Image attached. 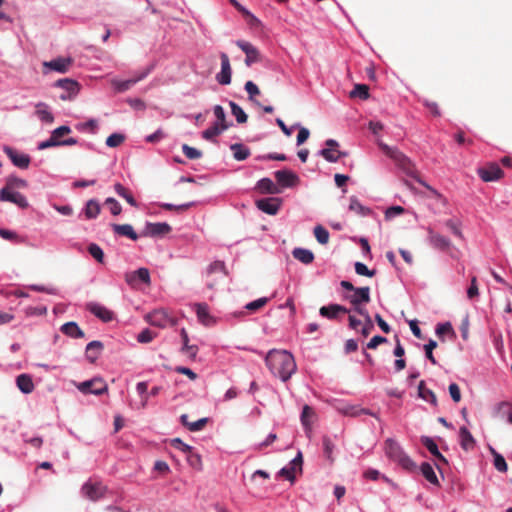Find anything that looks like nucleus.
Wrapping results in <instances>:
<instances>
[{"label": "nucleus", "mask_w": 512, "mask_h": 512, "mask_svg": "<svg viewBox=\"0 0 512 512\" xmlns=\"http://www.w3.org/2000/svg\"><path fill=\"white\" fill-rule=\"evenodd\" d=\"M420 471L423 475V477L431 484L438 486L439 480L435 473L434 467L428 463L423 462L420 466Z\"/></svg>", "instance_id": "34"}, {"label": "nucleus", "mask_w": 512, "mask_h": 512, "mask_svg": "<svg viewBox=\"0 0 512 512\" xmlns=\"http://www.w3.org/2000/svg\"><path fill=\"white\" fill-rule=\"evenodd\" d=\"M282 199L278 197H268L258 199L255 202L256 207L268 215H276L282 206Z\"/></svg>", "instance_id": "9"}, {"label": "nucleus", "mask_w": 512, "mask_h": 512, "mask_svg": "<svg viewBox=\"0 0 512 512\" xmlns=\"http://www.w3.org/2000/svg\"><path fill=\"white\" fill-rule=\"evenodd\" d=\"M180 335H181L182 342H183V345L181 348L182 352L186 353L191 358H195L198 353V347L196 345L189 344V337H188V333L185 330V328L181 329Z\"/></svg>", "instance_id": "35"}, {"label": "nucleus", "mask_w": 512, "mask_h": 512, "mask_svg": "<svg viewBox=\"0 0 512 512\" xmlns=\"http://www.w3.org/2000/svg\"><path fill=\"white\" fill-rule=\"evenodd\" d=\"M404 213V208L402 206H391L386 209L385 211V218L386 219H393L396 216H399Z\"/></svg>", "instance_id": "63"}, {"label": "nucleus", "mask_w": 512, "mask_h": 512, "mask_svg": "<svg viewBox=\"0 0 512 512\" xmlns=\"http://www.w3.org/2000/svg\"><path fill=\"white\" fill-rule=\"evenodd\" d=\"M4 153L10 159L14 166L20 169H27L30 165L31 159L28 154L20 153L12 147L5 146L3 148Z\"/></svg>", "instance_id": "13"}, {"label": "nucleus", "mask_w": 512, "mask_h": 512, "mask_svg": "<svg viewBox=\"0 0 512 512\" xmlns=\"http://www.w3.org/2000/svg\"><path fill=\"white\" fill-rule=\"evenodd\" d=\"M47 313L46 306H28L25 308L26 316H42Z\"/></svg>", "instance_id": "61"}, {"label": "nucleus", "mask_w": 512, "mask_h": 512, "mask_svg": "<svg viewBox=\"0 0 512 512\" xmlns=\"http://www.w3.org/2000/svg\"><path fill=\"white\" fill-rule=\"evenodd\" d=\"M198 321L207 327L216 324V318L210 314L209 307L206 303H196L194 305Z\"/></svg>", "instance_id": "20"}, {"label": "nucleus", "mask_w": 512, "mask_h": 512, "mask_svg": "<svg viewBox=\"0 0 512 512\" xmlns=\"http://www.w3.org/2000/svg\"><path fill=\"white\" fill-rule=\"evenodd\" d=\"M512 408V402L510 401H501L495 404L492 408V416L500 417L507 413L508 410Z\"/></svg>", "instance_id": "46"}, {"label": "nucleus", "mask_w": 512, "mask_h": 512, "mask_svg": "<svg viewBox=\"0 0 512 512\" xmlns=\"http://www.w3.org/2000/svg\"><path fill=\"white\" fill-rule=\"evenodd\" d=\"M71 132V128L67 125H62L56 129H54L51 132L50 137L38 143V150H44L51 147H57V146H72L78 143L76 138H67L64 140H61L60 137L69 134Z\"/></svg>", "instance_id": "4"}, {"label": "nucleus", "mask_w": 512, "mask_h": 512, "mask_svg": "<svg viewBox=\"0 0 512 512\" xmlns=\"http://www.w3.org/2000/svg\"><path fill=\"white\" fill-rule=\"evenodd\" d=\"M171 226L166 222L151 223L147 222L144 229V235L150 237H159L168 234Z\"/></svg>", "instance_id": "21"}, {"label": "nucleus", "mask_w": 512, "mask_h": 512, "mask_svg": "<svg viewBox=\"0 0 512 512\" xmlns=\"http://www.w3.org/2000/svg\"><path fill=\"white\" fill-rule=\"evenodd\" d=\"M104 346L101 341L94 340L87 344L86 346V358L91 362H95L100 353L102 352Z\"/></svg>", "instance_id": "30"}, {"label": "nucleus", "mask_w": 512, "mask_h": 512, "mask_svg": "<svg viewBox=\"0 0 512 512\" xmlns=\"http://www.w3.org/2000/svg\"><path fill=\"white\" fill-rule=\"evenodd\" d=\"M380 148L388 157L393 159L399 165L405 166V164L408 162V158L396 147H391L387 144L381 143Z\"/></svg>", "instance_id": "26"}, {"label": "nucleus", "mask_w": 512, "mask_h": 512, "mask_svg": "<svg viewBox=\"0 0 512 512\" xmlns=\"http://www.w3.org/2000/svg\"><path fill=\"white\" fill-rule=\"evenodd\" d=\"M105 205L108 206L112 215L117 216L121 213L122 207L120 203L113 197H108L105 200Z\"/></svg>", "instance_id": "55"}, {"label": "nucleus", "mask_w": 512, "mask_h": 512, "mask_svg": "<svg viewBox=\"0 0 512 512\" xmlns=\"http://www.w3.org/2000/svg\"><path fill=\"white\" fill-rule=\"evenodd\" d=\"M314 236L320 244L325 245L329 241L330 234L322 225H317L314 227Z\"/></svg>", "instance_id": "47"}, {"label": "nucleus", "mask_w": 512, "mask_h": 512, "mask_svg": "<svg viewBox=\"0 0 512 512\" xmlns=\"http://www.w3.org/2000/svg\"><path fill=\"white\" fill-rule=\"evenodd\" d=\"M276 182L282 188H292L295 187L299 181V176L288 169L278 170L274 173Z\"/></svg>", "instance_id": "11"}, {"label": "nucleus", "mask_w": 512, "mask_h": 512, "mask_svg": "<svg viewBox=\"0 0 512 512\" xmlns=\"http://www.w3.org/2000/svg\"><path fill=\"white\" fill-rule=\"evenodd\" d=\"M349 210L361 217L369 216L372 213V210L364 206L356 196L349 198Z\"/></svg>", "instance_id": "29"}, {"label": "nucleus", "mask_w": 512, "mask_h": 512, "mask_svg": "<svg viewBox=\"0 0 512 512\" xmlns=\"http://www.w3.org/2000/svg\"><path fill=\"white\" fill-rule=\"evenodd\" d=\"M61 331L65 335L78 339L84 337V332L80 329L78 324L74 321L67 322L61 326Z\"/></svg>", "instance_id": "33"}, {"label": "nucleus", "mask_w": 512, "mask_h": 512, "mask_svg": "<svg viewBox=\"0 0 512 512\" xmlns=\"http://www.w3.org/2000/svg\"><path fill=\"white\" fill-rule=\"evenodd\" d=\"M445 226L457 237L462 238V232L460 229V222L455 219H448L445 222Z\"/></svg>", "instance_id": "59"}, {"label": "nucleus", "mask_w": 512, "mask_h": 512, "mask_svg": "<svg viewBox=\"0 0 512 512\" xmlns=\"http://www.w3.org/2000/svg\"><path fill=\"white\" fill-rule=\"evenodd\" d=\"M344 299L353 305L356 313L365 318V324L360 329V333L367 337L373 330L374 324L368 310L362 304L370 302V288L368 286L356 288L352 294L344 295Z\"/></svg>", "instance_id": "2"}, {"label": "nucleus", "mask_w": 512, "mask_h": 512, "mask_svg": "<svg viewBox=\"0 0 512 512\" xmlns=\"http://www.w3.org/2000/svg\"><path fill=\"white\" fill-rule=\"evenodd\" d=\"M77 388L84 394L94 395H101L108 390L106 383L100 378H94L81 382L77 385Z\"/></svg>", "instance_id": "8"}, {"label": "nucleus", "mask_w": 512, "mask_h": 512, "mask_svg": "<svg viewBox=\"0 0 512 512\" xmlns=\"http://www.w3.org/2000/svg\"><path fill=\"white\" fill-rule=\"evenodd\" d=\"M114 190L120 197L124 198L128 204L133 207H138V203L133 195L120 183L114 185Z\"/></svg>", "instance_id": "42"}, {"label": "nucleus", "mask_w": 512, "mask_h": 512, "mask_svg": "<svg viewBox=\"0 0 512 512\" xmlns=\"http://www.w3.org/2000/svg\"><path fill=\"white\" fill-rule=\"evenodd\" d=\"M421 443L435 458H437L439 461H442L443 463H447L445 457L440 453L437 444L432 438L428 436H422Z\"/></svg>", "instance_id": "32"}, {"label": "nucleus", "mask_w": 512, "mask_h": 512, "mask_svg": "<svg viewBox=\"0 0 512 512\" xmlns=\"http://www.w3.org/2000/svg\"><path fill=\"white\" fill-rule=\"evenodd\" d=\"M0 200L14 203L20 208H26L28 206L26 197L10 187H4L0 190Z\"/></svg>", "instance_id": "10"}, {"label": "nucleus", "mask_w": 512, "mask_h": 512, "mask_svg": "<svg viewBox=\"0 0 512 512\" xmlns=\"http://www.w3.org/2000/svg\"><path fill=\"white\" fill-rule=\"evenodd\" d=\"M265 363L270 372L284 382L296 371L294 357L286 350H270L265 356Z\"/></svg>", "instance_id": "1"}, {"label": "nucleus", "mask_w": 512, "mask_h": 512, "mask_svg": "<svg viewBox=\"0 0 512 512\" xmlns=\"http://www.w3.org/2000/svg\"><path fill=\"white\" fill-rule=\"evenodd\" d=\"M125 280L131 286H134L138 283L149 284L150 283L149 270L147 268L142 267L135 271L126 273Z\"/></svg>", "instance_id": "22"}, {"label": "nucleus", "mask_w": 512, "mask_h": 512, "mask_svg": "<svg viewBox=\"0 0 512 512\" xmlns=\"http://www.w3.org/2000/svg\"><path fill=\"white\" fill-rule=\"evenodd\" d=\"M384 452L386 457L392 462L399 465L407 471H412L416 468L415 462L404 451L403 447L393 438H387L384 442Z\"/></svg>", "instance_id": "3"}, {"label": "nucleus", "mask_w": 512, "mask_h": 512, "mask_svg": "<svg viewBox=\"0 0 512 512\" xmlns=\"http://www.w3.org/2000/svg\"><path fill=\"white\" fill-rule=\"evenodd\" d=\"M146 321L152 326L165 328L176 325V319L163 308L155 309L145 316Z\"/></svg>", "instance_id": "5"}, {"label": "nucleus", "mask_w": 512, "mask_h": 512, "mask_svg": "<svg viewBox=\"0 0 512 512\" xmlns=\"http://www.w3.org/2000/svg\"><path fill=\"white\" fill-rule=\"evenodd\" d=\"M418 396L426 402L431 403L432 405H437L436 395L432 390L425 387L424 381H420L418 385Z\"/></svg>", "instance_id": "40"}, {"label": "nucleus", "mask_w": 512, "mask_h": 512, "mask_svg": "<svg viewBox=\"0 0 512 512\" xmlns=\"http://www.w3.org/2000/svg\"><path fill=\"white\" fill-rule=\"evenodd\" d=\"M87 309L90 313H92L95 317L99 318L103 322H110L114 319V313L100 303H88Z\"/></svg>", "instance_id": "19"}, {"label": "nucleus", "mask_w": 512, "mask_h": 512, "mask_svg": "<svg viewBox=\"0 0 512 512\" xmlns=\"http://www.w3.org/2000/svg\"><path fill=\"white\" fill-rule=\"evenodd\" d=\"M182 152L184 155L191 160L200 159L202 157V152L194 147H191L187 144L182 145Z\"/></svg>", "instance_id": "51"}, {"label": "nucleus", "mask_w": 512, "mask_h": 512, "mask_svg": "<svg viewBox=\"0 0 512 512\" xmlns=\"http://www.w3.org/2000/svg\"><path fill=\"white\" fill-rule=\"evenodd\" d=\"M437 347V342L435 340L430 339L428 343L424 345L425 355L426 358L432 363L436 364L437 361L435 357L433 356V349Z\"/></svg>", "instance_id": "58"}, {"label": "nucleus", "mask_w": 512, "mask_h": 512, "mask_svg": "<svg viewBox=\"0 0 512 512\" xmlns=\"http://www.w3.org/2000/svg\"><path fill=\"white\" fill-rule=\"evenodd\" d=\"M325 146V148L318 151V155L322 156L327 162L335 163L346 156L345 152L338 150L339 143L334 139L326 140Z\"/></svg>", "instance_id": "7"}, {"label": "nucleus", "mask_w": 512, "mask_h": 512, "mask_svg": "<svg viewBox=\"0 0 512 512\" xmlns=\"http://www.w3.org/2000/svg\"><path fill=\"white\" fill-rule=\"evenodd\" d=\"M187 460L189 462V464L193 467V468H196V469H200L201 468V457L200 455L195 452L194 450L187 454Z\"/></svg>", "instance_id": "64"}, {"label": "nucleus", "mask_w": 512, "mask_h": 512, "mask_svg": "<svg viewBox=\"0 0 512 512\" xmlns=\"http://www.w3.org/2000/svg\"><path fill=\"white\" fill-rule=\"evenodd\" d=\"M30 290L41 292V293H47L50 295H56L58 293V289L53 286H44L39 284H31L28 286Z\"/></svg>", "instance_id": "57"}, {"label": "nucleus", "mask_w": 512, "mask_h": 512, "mask_svg": "<svg viewBox=\"0 0 512 512\" xmlns=\"http://www.w3.org/2000/svg\"><path fill=\"white\" fill-rule=\"evenodd\" d=\"M125 140V136L121 133H112L106 139V145L108 147L114 148L122 144Z\"/></svg>", "instance_id": "54"}, {"label": "nucleus", "mask_w": 512, "mask_h": 512, "mask_svg": "<svg viewBox=\"0 0 512 512\" xmlns=\"http://www.w3.org/2000/svg\"><path fill=\"white\" fill-rule=\"evenodd\" d=\"M72 64V59L70 57H58L51 61L44 62V66L48 67L50 70L66 73Z\"/></svg>", "instance_id": "24"}, {"label": "nucleus", "mask_w": 512, "mask_h": 512, "mask_svg": "<svg viewBox=\"0 0 512 512\" xmlns=\"http://www.w3.org/2000/svg\"><path fill=\"white\" fill-rule=\"evenodd\" d=\"M292 255L295 259L302 262L303 264H310L314 260V254L309 249L295 248L292 251Z\"/></svg>", "instance_id": "37"}, {"label": "nucleus", "mask_w": 512, "mask_h": 512, "mask_svg": "<svg viewBox=\"0 0 512 512\" xmlns=\"http://www.w3.org/2000/svg\"><path fill=\"white\" fill-rule=\"evenodd\" d=\"M350 96L367 99L369 97L368 87L364 84H356L350 92Z\"/></svg>", "instance_id": "50"}, {"label": "nucleus", "mask_w": 512, "mask_h": 512, "mask_svg": "<svg viewBox=\"0 0 512 512\" xmlns=\"http://www.w3.org/2000/svg\"><path fill=\"white\" fill-rule=\"evenodd\" d=\"M233 157L237 161H243L250 156V149L241 143H235L230 146Z\"/></svg>", "instance_id": "41"}, {"label": "nucleus", "mask_w": 512, "mask_h": 512, "mask_svg": "<svg viewBox=\"0 0 512 512\" xmlns=\"http://www.w3.org/2000/svg\"><path fill=\"white\" fill-rule=\"evenodd\" d=\"M256 189L264 194H277L280 190L276 184L268 177L261 178L256 184Z\"/></svg>", "instance_id": "31"}, {"label": "nucleus", "mask_w": 512, "mask_h": 512, "mask_svg": "<svg viewBox=\"0 0 512 512\" xmlns=\"http://www.w3.org/2000/svg\"><path fill=\"white\" fill-rule=\"evenodd\" d=\"M229 106L231 108V113L232 115L236 118V121L239 123V124H243V123H246L247 122V114L245 113V111L242 109V107H240L237 103H235L234 101H230L229 102Z\"/></svg>", "instance_id": "45"}, {"label": "nucleus", "mask_w": 512, "mask_h": 512, "mask_svg": "<svg viewBox=\"0 0 512 512\" xmlns=\"http://www.w3.org/2000/svg\"><path fill=\"white\" fill-rule=\"evenodd\" d=\"M267 302H268L267 297H261V298H258L254 301L247 303L245 305V309L255 312V311L261 309L263 306H265L267 304Z\"/></svg>", "instance_id": "56"}, {"label": "nucleus", "mask_w": 512, "mask_h": 512, "mask_svg": "<svg viewBox=\"0 0 512 512\" xmlns=\"http://www.w3.org/2000/svg\"><path fill=\"white\" fill-rule=\"evenodd\" d=\"M354 267H355V272L358 275L366 276V277H372L375 275V270L368 269V267L362 262H356Z\"/></svg>", "instance_id": "60"}, {"label": "nucleus", "mask_w": 512, "mask_h": 512, "mask_svg": "<svg viewBox=\"0 0 512 512\" xmlns=\"http://www.w3.org/2000/svg\"><path fill=\"white\" fill-rule=\"evenodd\" d=\"M89 254L99 263H103L104 261V252L103 249L96 243H91L88 246Z\"/></svg>", "instance_id": "49"}, {"label": "nucleus", "mask_w": 512, "mask_h": 512, "mask_svg": "<svg viewBox=\"0 0 512 512\" xmlns=\"http://www.w3.org/2000/svg\"><path fill=\"white\" fill-rule=\"evenodd\" d=\"M302 453L299 451L297 455L288 463V465L282 467L278 475L285 477L287 480L294 482L295 480V473L297 470H302Z\"/></svg>", "instance_id": "12"}, {"label": "nucleus", "mask_w": 512, "mask_h": 512, "mask_svg": "<svg viewBox=\"0 0 512 512\" xmlns=\"http://www.w3.org/2000/svg\"><path fill=\"white\" fill-rule=\"evenodd\" d=\"M459 438L460 444L463 449L468 450L474 447L475 440L470 431L466 427H461L459 429Z\"/></svg>", "instance_id": "38"}, {"label": "nucleus", "mask_w": 512, "mask_h": 512, "mask_svg": "<svg viewBox=\"0 0 512 512\" xmlns=\"http://www.w3.org/2000/svg\"><path fill=\"white\" fill-rule=\"evenodd\" d=\"M111 228L116 235L127 237L133 241L138 239V234L131 224H112Z\"/></svg>", "instance_id": "28"}, {"label": "nucleus", "mask_w": 512, "mask_h": 512, "mask_svg": "<svg viewBox=\"0 0 512 512\" xmlns=\"http://www.w3.org/2000/svg\"><path fill=\"white\" fill-rule=\"evenodd\" d=\"M171 445L173 448L183 452L184 454L191 453L194 449L190 445L183 442L180 438H174L171 440Z\"/></svg>", "instance_id": "53"}, {"label": "nucleus", "mask_w": 512, "mask_h": 512, "mask_svg": "<svg viewBox=\"0 0 512 512\" xmlns=\"http://www.w3.org/2000/svg\"><path fill=\"white\" fill-rule=\"evenodd\" d=\"M55 86L63 90V93L59 96L63 101L73 100L80 91L79 83L70 78H64L56 81Z\"/></svg>", "instance_id": "6"}, {"label": "nucleus", "mask_w": 512, "mask_h": 512, "mask_svg": "<svg viewBox=\"0 0 512 512\" xmlns=\"http://www.w3.org/2000/svg\"><path fill=\"white\" fill-rule=\"evenodd\" d=\"M244 89L248 94L249 101L260 107L261 104L255 99V97L260 94L258 86L253 81H247L245 83Z\"/></svg>", "instance_id": "44"}, {"label": "nucleus", "mask_w": 512, "mask_h": 512, "mask_svg": "<svg viewBox=\"0 0 512 512\" xmlns=\"http://www.w3.org/2000/svg\"><path fill=\"white\" fill-rule=\"evenodd\" d=\"M350 313V310L340 304H329L319 309L320 316L329 320H339L343 315Z\"/></svg>", "instance_id": "15"}, {"label": "nucleus", "mask_w": 512, "mask_h": 512, "mask_svg": "<svg viewBox=\"0 0 512 512\" xmlns=\"http://www.w3.org/2000/svg\"><path fill=\"white\" fill-rule=\"evenodd\" d=\"M236 45L246 54L245 64L251 66L260 60L258 49L250 42L245 40H237Z\"/></svg>", "instance_id": "17"}, {"label": "nucleus", "mask_w": 512, "mask_h": 512, "mask_svg": "<svg viewBox=\"0 0 512 512\" xmlns=\"http://www.w3.org/2000/svg\"><path fill=\"white\" fill-rule=\"evenodd\" d=\"M82 494L92 501L102 498L106 492V487L100 482L88 481L81 488Z\"/></svg>", "instance_id": "14"}, {"label": "nucleus", "mask_w": 512, "mask_h": 512, "mask_svg": "<svg viewBox=\"0 0 512 512\" xmlns=\"http://www.w3.org/2000/svg\"><path fill=\"white\" fill-rule=\"evenodd\" d=\"M503 171L497 163H490L478 169V175L484 182L497 181L503 177Z\"/></svg>", "instance_id": "16"}, {"label": "nucleus", "mask_w": 512, "mask_h": 512, "mask_svg": "<svg viewBox=\"0 0 512 512\" xmlns=\"http://www.w3.org/2000/svg\"><path fill=\"white\" fill-rule=\"evenodd\" d=\"M491 450L494 455V467L499 472H506L508 469V466H507V463H506V460L504 459V457L501 454L497 453L494 449H491Z\"/></svg>", "instance_id": "52"}, {"label": "nucleus", "mask_w": 512, "mask_h": 512, "mask_svg": "<svg viewBox=\"0 0 512 512\" xmlns=\"http://www.w3.org/2000/svg\"><path fill=\"white\" fill-rule=\"evenodd\" d=\"M427 231H428V238H427L428 242L433 248L444 251L450 247L451 242H450L449 238H447L446 236H443L439 233L434 232L431 228H428Z\"/></svg>", "instance_id": "23"}, {"label": "nucleus", "mask_w": 512, "mask_h": 512, "mask_svg": "<svg viewBox=\"0 0 512 512\" xmlns=\"http://www.w3.org/2000/svg\"><path fill=\"white\" fill-rule=\"evenodd\" d=\"M214 116L216 118L215 124H218L219 126L223 127V125H230L226 121V113L224 108L221 105H215L213 107Z\"/></svg>", "instance_id": "48"}, {"label": "nucleus", "mask_w": 512, "mask_h": 512, "mask_svg": "<svg viewBox=\"0 0 512 512\" xmlns=\"http://www.w3.org/2000/svg\"><path fill=\"white\" fill-rule=\"evenodd\" d=\"M221 59V71L216 75V80L221 85H228L231 83V66L230 60L226 53L220 54Z\"/></svg>", "instance_id": "18"}, {"label": "nucleus", "mask_w": 512, "mask_h": 512, "mask_svg": "<svg viewBox=\"0 0 512 512\" xmlns=\"http://www.w3.org/2000/svg\"><path fill=\"white\" fill-rule=\"evenodd\" d=\"M111 85L114 88L115 92L123 93L129 90L133 85H135V81H132V79L120 80L114 78L111 80Z\"/></svg>", "instance_id": "43"}, {"label": "nucleus", "mask_w": 512, "mask_h": 512, "mask_svg": "<svg viewBox=\"0 0 512 512\" xmlns=\"http://www.w3.org/2000/svg\"><path fill=\"white\" fill-rule=\"evenodd\" d=\"M101 212V204L96 199H90L86 202L82 213L87 220L96 219Z\"/></svg>", "instance_id": "27"}, {"label": "nucleus", "mask_w": 512, "mask_h": 512, "mask_svg": "<svg viewBox=\"0 0 512 512\" xmlns=\"http://www.w3.org/2000/svg\"><path fill=\"white\" fill-rule=\"evenodd\" d=\"M16 386L23 394H30L35 389L31 375L26 373L20 374L16 377Z\"/></svg>", "instance_id": "25"}, {"label": "nucleus", "mask_w": 512, "mask_h": 512, "mask_svg": "<svg viewBox=\"0 0 512 512\" xmlns=\"http://www.w3.org/2000/svg\"><path fill=\"white\" fill-rule=\"evenodd\" d=\"M322 443H323V450H324L325 456L328 459H331L334 448H335L333 441L329 437L325 436V437H323Z\"/></svg>", "instance_id": "62"}, {"label": "nucleus", "mask_w": 512, "mask_h": 512, "mask_svg": "<svg viewBox=\"0 0 512 512\" xmlns=\"http://www.w3.org/2000/svg\"><path fill=\"white\" fill-rule=\"evenodd\" d=\"M229 127L230 125H223V127H221L218 124L213 123L212 126L202 132V137L205 140L213 141L219 134L227 130Z\"/></svg>", "instance_id": "39"}, {"label": "nucleus", "mask_w": 512, "mask_h": 512, "mask_svg": "<svg viewBox=\"0 0 512 512\" xmlns=\"http://www.w3.org/2000/svg\"><path fill=\"white\" fill-rule=\"evenodd\" d=\"M36 115L42 122L52 123L54 121V116L50 112L48 105L43 102L36 104Z\"/></svg>", "instance_id": "36"}]
</instances>
